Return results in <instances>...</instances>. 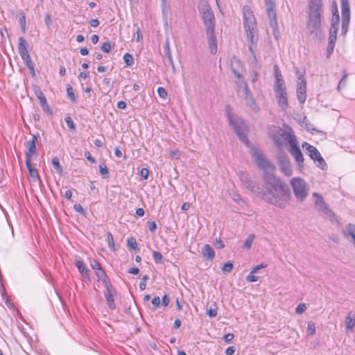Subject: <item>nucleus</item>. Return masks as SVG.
Here are the masks:
<instances>
[{
    "mask_svg": "<svg viewBox=\"0 0 355 355\" xmlns=\"http://www.w3.org/2000/svg\"><path fill=\"white\" fill-rule=\"evenodd\" d=\"M85 157L87 159H88L91 163H95L96 159L94 157H93L91 155V153L89 151L85 152Z\"/></svg>",
    "mask_w": 355,
    "mask_h": 355,
    "instance_id": "nucleus-59",
    "label": "nucleus"
},
{
    "mask_svg": "<svg viewBox=\"0 0 355 355\" xmlns=\"http://www.w3.org/2000/svg\"><path fill=\"white\" fill-rule=\"evenodd\" d=\"M324 13L322 0H309L307 5L306 29L310 35L318 37L321 33Z\"/></svg>",
    "mask_w": 355,
    "mask_h": 355,
    "instance_id": "nucleus-4",
    "label": "nucleus"
},
{
    "mask_svg": "<svg viewBox=\"0 0 355 355\" xmlns=\"http://www.w3.org/2000/svg\"><path fill=\"white\" fill-rule=\"evenodd\" d=\"M73 208L77 212H79L81 214H85V213L83 206L80 204H75Z\"/></svg>",
    "mask_w": 355,
    "mask_h": 355,
    "instance_id": "nucleus-58",
    "label": "nucleus"
},
{
    "mask_svg": "<svg viewBox=\"0 0 355 355\" xmlns=\"http://www.w3.org/2000/svg\"><path fill=\"white\" fill-rule=\"evenodd\" d=\"M347 76H348V75H347L346 71H343L342 78L339 81L338 86H337V89L338 92H340L343 89L345 88V87L347 85Z\"/></svg>",
    "mask_w": 355,
    "mask_h": 355,
    "instance_id": "nucleus-29",
    "label": "nucleus"
},
{
    "mask_svg": "<svg viewBox=\"0 0 355 355\" xmlns=\"http://www.w3.org/2000/svg\"><path fill=\"white\" fill-rule=\"evenodd\" d=\"M230 124L233 127L235 133L243 143L248 144V139L246 135V125L243 119L238 116H233L228 114Z\"/></svg>",
    "mask_w": 355,
    "mask_h": 355,
    "instance_id": "nucleus-7",
    "label": "nucleus"
},
{
    "mask_svg": "<svg viewBox=\"0 0 355 355\" xmlns=\"http://www.w3.org/2000/svg\"><path fill=\"white\" fill-rule=\"evenodd\" d=\"M207 314L210 318H214L217 315V307L214 305V307H210L207 311Z\"/></svg>",
    "mask_w": 355,
    "mask_h": 355,
    "instance_id": "nucleus-48",
    "label": "nucleus"
},
{
    "mask_svg": "<svg viewBox=\"0 0 355 355\" xmlns=\"http://www.w3.org/2000/svg\"><path fill=\"white\" fill-rule=\"evenodd\" d=\"M313 196L315 198V208L323 216L331 217L334 216L333 211L330 209L328 205L324 200L322 196L317 193H313Z\"/></svg>",
    "mask_w": 355,
    "mask_h": 355,
    "instance_id": "nucleus-13",
    "label": "nucleus"
},
{
    "mask_svg": "<svg viewBox=\"0 0 355 355\" xmlns=\"http://www.w3.org/2000/svg\"><path fill=\"white\" fill-rule=\"evenodd\" d=\"M341 3V32L345 35L348 31L350 21V8L348 0H340Z\"/></svg>",
    "mask_w": 355,
    "mask_h": 355,
    "instance_id": "nucleus-11",
    "label": "nucleus"
},
{
    "mask_svg": "<svg viewBox=\"0 0 355 355\" xmlns=\"http://www.w3.org/2000/svg\"><path fill=\"white\" fill-rule=\"evenodd\" d=\"M36 140H37V137L35 135H33L32 139L28 141L26 143V154H25L26 157H32V156L36 153V152H37L36 146H35Z\"/></svg>",
    "mask_w": 355,
    "mask_h": 355,
    "instance_id": "nucleus-21",
    "label": "nucleus"
},
{
    "mask_svg": "<svg viewBox=\"0 0 355 355\" xmlns=\"http://www.w3.org/2000/svg\"><path fill=\"white\" fill-rule=\"evenodd\" d=\"M280 135L288 144V152L294 157L300 168L303 167L304 157L298 146L296 137L291 131L281 130Z\"/></svg>",
    "mask_w": 355,
    "mask_h": 355,
    "instance_id": "nucleus-5",
    "label": "nucleus"
},
{
    "mask_svg": "<svg viewBox=\"0 0 355 355\" xmlns=\"http://www.w3.org/2000/svg\"><path fill=\"white\" fill-rule=\"evenodd\" d=\"M307 332L310 336H313L315 334V326L313 322L310 321L308 322Z\"/></svg>",
    "mask_w": 355,
    "mask_h": 355,
    "instance_id": "nucleus-41",
    "label": "nucleus"
},
{
    "mask_svg": "<svg viewBox=\"0 0 355 355\" xmlns=\"http://www.w3.org/2000/svg\"><path fill=\"white\" fill-rule=\"evenodd\" d=\"M106 302L107 304V306L110 309H115L116 305L114 303V297H105Z\"/></svg>",
    "mask_w": 355,
    "mask_h": 355,
    "instance_id": "nucleus-46",
    "label": "nucleus"
},
{
    "mask_svg": "<svg viewBox=\"0 0 355 355\" xmlns=\"http://www.w3.org/2000/svg\"><path fill=\"white\" fill-rule=\"evenodd\" d=\"M79 272L83 278L90 280L91 271L88 268H78Z\"/></svg>",
    "mask_w": 355,
    "mask_h": 355,
    "instance_id": "nucleus-34",
    "label": "nucleus"
},
{
    "mask_svg": "<svg viewBox=\"0 0 355 355\" xmlns=\"http://www.w3.org/2000/svg\"><path fill=\"white\" fill-rule=\"evenodd\" d=\"M41 105V107L42 108V110L46 112L47 114H52V110L51 109V107H49L47 101H46L45 102L42 103Z\"/></svg>",
    "mask_w": 355,
    "mask_h": 355,
    "instance_id": "nucleus-50",
    "label": "nucleus"
},
{
    "mask_svg": "<svg viewBox=\"0 0 355 355\" xmlns=\"http://www.w3.org/2000/svg\"><path fill=\"white\" fill-rule=\"evenodd\" d=\"M92 269L96 277V283L94 285L95 290L97 291L98 288H100L101 284L104 286L111 284L105 270H103V268H92Z\"/></svg>",
    "mask_w": 355,
    "mask_h": 355,
    "instance_id": "nucleus-15",
    "label": "nucleus"
},
{
    "mask_svg": "<svg viewBox=\"0 0 355 355\" xmlns=\"http://www.w3.org/2000/svg\"><path fill=\"white\" fill-rule=\"evenodd\" d=\"M266 191L262 198L267 202L279 208H284L291 200V192L288 186L276 177L266 178Z\"/></svg>",
    "mask_w": 355,
    "mask_h": 355,
    "instance_id": "nucleus-1",
    "label": "nucleus"
},
{
    "mask_svg": "<svg viewBox=\"0 0 355 355\" xmlns=\"http://www.w3.org/2000/svg\"><path fill=\"white\" fill-rule=\"evenodd\" d=\"M297 80V97L299 103H304L306 99V81L304 78V71L296 70Z\"/></svg>",
    "mask_w": 355,
    "mask_h": 355,
    "instance_id": "nucleus-10",
    "label": "nucleus"
},
{
    "mask_svg": "<svg viewBox=\"0 0 355 355\" xmlns=\"http://www.w3.org/2000/svg\"><path fill=\"white\" fill-rule=\"evenodd\" d=\"M261 268H252L250 273L246 277V281L248 282H257L259 279V277L255 274L258 272Z\"/></svg>",
    "mask_w": 355,
    "mask_h": 355,
    "instance_id": "nucleus-26",
    "label": "nucleus"
},
{
    "mask_svg": "<svg viewBox=\"0 0 355 355\" xmlns=\"http://www.w3.org/2000/svg\"><path fill=\"white\" fill-rule=\"evenodd\" d=\"M230 67L232 73L238 78H242V72L243 71V64L240 60L236 57H233L230 61Z\"/></svg>",
    "mask_w": 355,
    "mask_h": 355,
    "instance_id": "nucleus-17",
    "label": "nucleus"
},
{
    "mask_svg": "<svg viewBox=\"0 0 355 355\" xmlns=\"http://www.w3.org/2000/svg\"><path fill=\"white\" fill-rule=\"evenodd\" d=\"M339 22H340L339 14H336V13L332 14V18H331V24H338L339 25Z\"/></svg>",
    "mask_w": 355,
    "mask_h": 355,
    "instance_id": "nucleus-56",
    "label": "nucleus"
},
{
    "mask_svg": "<svg viewBox=\"0 0 355 355\" xmlns=\"http://www.w3.org/2000/svg\"><path fill=\"white\" fill-rule=\"evenodd\" d=\"M18 41L19 53L22 60L24 61L25 65L27 67V68L34 65V63L32 61L30 54L27 49L28 44L26 40L23 37H19Z\"/></svg>",
    "mask_w": 355,
    "mask_h": 355,
    "instance_id": "nucleus-14",
    "label": "nucleus"
},
{
    "mask_svg": "<svg viewBox=\"0 0 355 355\" xmlns=\"http://www.w3.org/2000/svg\"><path fill=\"white\" fill-rule=\"evenodd\" d=\"M302 146L308 152L309 156L313 160H314L315 159L318 157L320 155H321L320 152L317 150V148L315 146H313L306 142H304Z\"/></svg>",
    "mask_w": 355,
    "mask_h": 355,
    "instance_id": "nucleus-23",
    "label": "nucleus"
},
{
    "mask_svg": "<svg viewBox=\"0 0 355 355\" xmlns=\"http://www.w3.org/2000/svg\"><path fill=\"white\" fill-rule=\"evenodd\" d=\"M198 9L206 28V34L210 53L214 55L217 52V41L215 35L216 19L214 12L211 6L205 0H200L198 2Z\"/></svg>",
    "mask_w": 355,
    "mask_h": 355,
    "instance_id": "nucleus-2",
    "label": "nucleus"
},
{
    "mask_svg": "<svg viewBox=\"0 0 355 355\" xmlns=\"http://www.w3.org/2000/svg\"><path fill=\"white\" fill-rule=\"evenodd\" d=\"M336 40L337 36L331 33H329L326 53V56L327 59H329L331 56L334 52Z\"/></svg>",
    "mask_w": 355,
    "mask_h": 355,
    "instance_id": "nucleus-19",
    "label": "nucleus"
},
{
    "mask_svg": "<svg viewBox=\"0 0 355 355\" xmlns=\"http://www.w3.org/2000/svg\"><path fill=\"white\" fill-rule=\"evenodd\" d=\"M105 291H104L105 297H114L116 293V290L112 285V284H108L105 286Z\"/></svg>",
    "mask_w": 355,
    "mask_h": 355,
    "instance_id": "nucleus-31",
    "label": "nucleus"
},
{
    "mask_svg": "<svg viewBox=\"0 0 355 355\" xmlns=\"http://www.w3.org/2000/svg\"><path fill=\"white\" fill-rule=\"evenodd\" d=\"M64 120L69 129L72 130H76V125L70 116L65 117Z\"/></svg>",
    "mask_w": 355,
    "mask_h": 355,
    "instance_id": "nucleus-45",
    "label": "nucleus"
},
{
    "mask_svg": "<svg viewBox=\"0 0 355 355\" xmlns=\"http://www.w3.org/2000/svg\"><path fill=\"white\" fill-rule=\"evenodd\" d=\"M99 171H100V173L101 175L106 178H108L109 176V171H108V168L106 166V165L105 164H101L99 165Z\"/></svg>",
    "mask_w": 355,
    "mask_h": 355,
    "instance_id": "nucleus-35",
    "label": "nucleus"
},
{
    "mask_svg": "<svg viewBox=\"0 0 355 355\" xmlns=\"http://www.w3.org/2000/svg\"><path fill=\"white\" fill-rule=\"evenodd\" d=\"M313 161L318 167L320 168L322 170L327 169V165L321 155L315 159Z\"/></svg>",
    "mask_w": 355,
    "mask_h": 355,
    "instance_id": "nucleus-32",
    "label": "nucleus"
},
{
    "mask_svg": "<svg viewBox=\"0 0 355 355\" xmlns=\"http://www.w3.org/2000/svg\"><path fill=\"white\" fill-rule=\"evenodd\" d=\"M339 25L331 24V27L329 29V33H331L337 36L338 31Z\"/></svg>",
    "mask_w": 355,
    "mask_h": 355,
    "instance_id": "nucleus-55",
    "label": "nucleus"
},
{
    "mask_svg": "<svg viewBox=\"0 0 355 355\" xmlns=\"http://www.w3.org/2000/svg\"><path fill=\"white\" fill-rule=\"evenodd\" d=\"M157 93L160 98L165 99L167 97V92L166 89L162 87L157 88Z\"/></svg>",
    "mask_w": 355,
    "mask_h": 355,
    "instance_id": "nucleus-49",
    "label": "nucleus"
},
{
    "mask_svg": "<svg viewBox=\"0 0 355 355\" xmlns=\"http://www.w3.org/2000/svg\"><path fill=\"white\" fill-rule=\"evenodd\" d=\"M51 163H52V165H53L55 171H56V173L60 175H62V173H63L62 167L61 166V165L60 164L58 157H53L52 158Z\"/></svg>",
    "mask_w": 355,
    "mask_h": 355,
    "instance_id": "nucleus-28",
    "label": "nucleus"
},
{
    "mask_svg": "<svg viewBox=\"0 0 355 355\" xmlns=\"http://www.w3.org/2000/svg\"><path fill=\"white\" fill-rule=\"evenodd\" d=\"M266 6L267 17L270 27L272 28L273 35L277 38L279 33L278 23L277 19V12L274 0H263Z\"/></svg>",
    "mask_w": 355,
    "mask_h": 355,
    "instance_id": "nucleus-9",
    "label": "nucleus"
},
{
    "mask_svg": "<svg viewBox=\"0 0 355 355\" xmlns=\"http://www.w3.org/2000/svg\"><path fill=\"white\" fill-rule=\"evenodd\" d=\"M112 47L113 45L111 44V42L107 41L103 44L101 50L106 53H109L111 51Z\"/></svg>",
    "mask_w": 355,
    "mask_h": 355,
    "instance_id": "nucleus-39",
    "label": "nucleus"
},
{
    "mask_svg": "<svg viewBox=\"0 0 355 355\" xmlns=\"http://www.w3.org/2000/svg\"><path fill=\"white\" fill-rule=\"evenodd\" d=\"M274 90L275 92L286 90V86L284 80H275Z\"/></svg>",
    "mask_w": 355,
    "mask_h": 355,
    "instance_id": "nucleus-33",
    "label": "nucleus"
},
{
    "mask_svg": "<svg viewBox=\"0 0 355 355\" xmlns=\"http://www.w3.org/2000/svg\"><path fill=\"white\" fill-rule=\"evenodd\" d=\"M30 176L32 178L33 181L35 182L40 180V175L37 170L35 168L28 170Z\"/></svg>",
    "mask_w": 355,
    "mask_h": 355,
    "instance_id": "nucleus-36",
    "label": "nucleus"
},
{
    "mask_svg": "<svg viewBox=\"0 0 355 355\" xmlns=\"http://www.w3.org/2000/svg\"><path fill=\"white\" fill-rule=\"evenodd\" d=\"M234 334H227L224 336L223 337V340L226 343H229L230 341H232L234 338Z\"/></svg>",
    "mask_w": 355,
    "mask_h": 355,
    "instance_id": "nucleus-60",
    "label": "nucleus"
},
{
    "mask_svg": "<svg viewBox=\"0 0 355 355\" xmlns=\"http://www.w3.org/2000/svg\"><path fill=\"white\" fill-rule=\"evenodd\" d=\"M148 279V276L147 275H145L142 277V280L139 284V288L141 290H145L146 288V281Z\"/></svg>",
    "mask_w": 355,
    "mask_h": 355,
    "instance_id": "nucleus-51",
    "label": "nucleus"
},
{
    "mask_svg": "<svg viewBox=\"0 0 355 355\" xmlns=\"http://www.w3.org/2000/svg\"><path fill=\"white\" fill-rule=\"evenodd\" d=\"M148 229L151 232H154L157 229V225L155 221H148Z\"/></svg>",
    "mask_w": 355,
    "mask_h": 355,
    "instance_id": "nucleus-57",
    "label": "nucleus"
},
{
    "mask_svg": "<svg viewBox=\"0 0 355 355\" xmlns=\"http://www.w3.org/2000/svg\"><path fill=\"white\" fill-rule=\"evenodd\" d=\"M202 253L203 257L209 260H212L215 257V252L213 248L208 244L204 245Z\"/></svg>",
    "mask_w": 355,
    "mask_h": 355,
    "instance_id": "nucleus-25",
    "label": "nucleus"
},
{
    "mask_svg": "<svg viewBox=\"0 0 355 355\" xmlns=\"http://www.w3.org/2000/svg\"><path fill=\"white\" fill-rule=\"evenodd\" d=\"M239 179L243 185L249 191H250V192L255 194L256 196H262V189L259 184L250 179L247 173L241 172L239 174Z\"/></svg>",
    "mask_w": 355,
    "mask_h": 355,
    "instance_id": "nucleus-12",
    "label": "nucleus"
},
{
    "mask_svg": "<svg viewBox=\"0 0 355 355\" xmlns=\"http://www.w3.org/2000/svg\"><path fill=\"white\" fill-rule=\"evenodd\" d=\"M343 234L347 239H351V241L355 246V225L349 223L343 230Z\"/></svg>",
    "mask_w": 355,
    "mask_h": 355,
    "instance_id": "nucleus-20",
    "label": "nucleus"
},
{
    "mask_svg": "<svg viewBox=\"0 0 355 355\" xmlns=\"http://www.w3.org/2000/svg\"><path fill=\"white\" fill-rule=\"evenodd\" d=\"M345 324L347 331H352L355 326V312L349 311L345 318Z\"/></svg>",
    "mask_w": 355,
    "mask_h": 355,
    "instance_id": "nucleus-22",
    "label": "nucleus"
},
{
    "mask_svg": "<svg viewBox=\"0 0 355 355\" xmlns=\"http://www.w3.org/2000/svg\"><path fill=\"white\" fill-rule=\"evenodd\" d=\"M123 60L127 66H131L134 62L132 55L128 53L124 54Z\"/></svg>",
    "mask_w": 355,
    "mask_h": 355,
    "instance_id": "nucleus-37",
    "label": "nucleus"
},
{
    "mask_svg": "<svg viewBox=\"0 0 355 355\" xmlns=\"http://www.w3.org/2000/svg\"><path fill=\"white\" fill-rule=\"evenodd\" d=\"M282 171V172L287 176H290L292 173V169L290 166L289 162L288 157L285 156L282 157V159L279 160Z\"/></svg>",
    "mask_w": 355,
    "mask_h": 355,
    "instance_id": "nucleus-24",
    "label": "nucleus"
},
{
    "mask_svg": "<svg viewBox=\"0 0 355 355\" xmlns=\"http://www.w3.org/2000/svg\"><path fill=\"white\" fill-rule=\"evenodd\" d=\"M153 309L156 310L160 304V299L159 297H155L152 300Z\"/></svg>",
    "mask_w": 355,
    "mask_h": 355,
    "instance_id": "nucleus-53",
    "label": "nucleus"
},
{
    "mask_svg": "<svg viewBox=\"0 0 355 355\" xmlns=\"http://www.w3.org/2000/svg\"><path fill=\"white\" fill-rule=\"evenodd\" d=\"M170 302V299L167 295H164L162 298V304L164 306H167Z\"/></svg>",
    "mask_w": 355,
    "mask_h": 355,
    "instance_id": "nucleus-63",
    "label": "nucleus"
},
{
    "mask_svg": "<svg viewBox=\"0 0 355 355\" xmlns=\"http://www.w3.org/2000/svg\"><path fill=\"white\" fill-rule=\"evenodd\" d=\"M89 24L92 27H97L99 25V21L97 19H92L89 21Z\"/></svg>",
    "mask_w": 355,
    "mask_h": 355,
    "instance_id": "nucleus-64",
    "label": "nucleus"
},
{
    "mask_svg": "<svg viewBox=\"0 0 355 355\" xmlns=\"http://www.w3.org/2000/svg\"><path fill=\"white\" fill-rule=\"evenodd\" d=\"M276 98L277 99L279 106L282 110L285 111L288 107V98L286 91L275 92Z\"/></svg>",
    "mask_w": 355,
    "mask_h": 355,
    "instance_id": "nucleus-18",
    "label": "nucleus"
},
{
    "mask_svg": "<svg viewBox=\"0 0 355 355\" xmlns=\"http://www.w3.org/2000/svg\"><path fill=\"white\" fill-rule=\"evenodd\" d=\"M31 157H26V166L28 168V171L31 168H33L34 167L32 166V164L31 162Z\"/></svg>",
    "mask_w": 355,
    "mask_h": 355,
    "instance_id": "nucleus-62",
    "label": "nucleus"
},
{
    "mask_svg": "<svg viewBox=\"0 0 355 355\" xmlns=\"http://www.w3.org/2000/svg\"><path fill=\"white\" fill-rule=\"evenodd\" d=\"M253 239H254V235L253 234H250L248 236V238L245 240V241L244 242L243 246L245 248H247L248 250H249L251 248V246H252Z\"/></svg>",
    "mask_w": 355,
    "mask_h": 355,
    "instance_id": "nucleus-43",
    "label": "nucleus"
},
{
    "mask_svg": "<svg viewBox=\"0 0 355 355\" xmlns=\"http://www.w3.org/2000/svg\"><path fill=\"white\" fill-rule=\"evenodd\" d=\"M107 241L108 243L109 248L112 250H114V238L112 234L109 232L107 234Z\"/></svg>",
    "mask_w": 355,
    "mask_h": 355,
    "instance_id": "nucleus-42",
    "label": "nucleus"
},
{
    "mask_svg": "<svg viewBox=\"0 0 355 355\" xmlns=\"http://www.w3.org/2000/svg\"><path fill=\"white\" fill-rule=\"evenodd\" d=\"M306 309V304L304 303L299 304L296 309H295V313L297 314H302L303 313Z\"/></svg>",
    "mask_w": 355,
    "mask_h": 355,
    "instance_id": "nucleus-44",
    "label": "nucleus"
},
{
    "mask_svg": "<svg viewBox=\"0 0 355 355\" xmlns=\"http://www.w3.org/2000/svg\"><path fill=\"white\" fill-rule=\"evenodd\" d=\"M153 258L156 264L162 263V259L163 258L161 253L157 251H154L153 253Z\"/></svg>",
    "mask_w": 355,
    "mask_h": 355,
    "instance_id": "nucleus-40",
    "label": "nucleus"
},
{
    "mask_svg": "<svg viewBox=\"0 0 355 355\" xmlns=\"http://www.w3.org/2000/svg\"><path fill=\"white\" fill-rule=\"evenodd\" d=\"M127 245L130 250H132L135 252L139 250L136 239L134 237H130L127 240Z\"/></svg>",
    "mask_w": 355,
    "mask_h": 355,
    "instance_id": "nucleus-30",
    "label": "nucleus"
},
{
    "mask_svg": "<svg viewBox=\"0 0 355 355\" xmlns=\"http://www.w3.org/2000/svg\"><path fill=\"white\" fill-rule=\"evenodd\" d=\"M33 92L35 96L39 99L40 104L45 102L46 101V98L45 96L44 95L43 92H42L41 89L37 85L33 86Z\"/></svg>",
    "mask_w": 355,
    "mask_h": 355,
    "instance_id": "nucleus-27",
    "label": "nucleus"
},
{
    "mask_svg": "<svg viewBox=\"0 0 355 355\" xmlns=\"http://www.w3.org/2000/svg\"><path fill=\"white\" fill-rule=\"evenodd\" d=\"M243 18L245 31L248 40V49L252 56V61L254 64H257V58L255 54L257 43L258 40V32L257 21L252 10L248 6L243 8Z\"/></svg>",
    "mask_w": 355,
    "mask_h": 355,
    "instance_id": "nucleus-3",
    "label": "nucleus"
},
{
    "mask_svg": "<svg viewBox=\"0 0 355 355\" xmlns=\"http://www.w3.org/2000/svg\"><path fill=\"white\" fill-rule=\"evenodd\" d=\"M253 157L257 166L263 171V180L265 182L267 176L275 177L274 175L275 171V166L266 159L259 151L254 150Z\"/></svg>",
    "mask_w": 355,
    "mask_h": 355,
    "instance_id": "nucleus-6",
    "label": "nucleus"
},
{
    "mask_svg": "<svg viewBox=\"0 0 355 355\" xmlns=\"http://www.w3.org/2000/svg\"><path fill=\"white\" fill-rule=\"evenodd\" d=\"M274 71H275V80H283L281 71L279 69V67H278L277 65H275L274 66Z\"/></svg>",
    "mask_w": 355,
    "mask_h": 355,
    "instance_id": "nucleus-47",
    "label": "nucleus"
},
{
    "mask_svg": "<svg viewBox=\"0 0 355 355\" xmlns=\"http://www.w3.org/2000/svg\"><path fill=\"white\" fill-rule=\"evenodd\" d=\"M235 352V347L234 346L228 347L225 350L227 355H232Z\"/></svg>",
    "mask_w": 355,
    "mask_h": 355,
    "instance_id": "nucleus-61",
    "label": "nucleus"
},
{
    "mask_svg": "<svg viewBox=\"0 0 355 355\" xmlns=\"http://www.w3.org/2000/svg\"><path fill=\"white\" fill-rule=\"evenodd\" d=\"M140 175L144 179L147 180L149 175V171L146 168H142L140 171Z\"/></svg>",
    "mask_w": 355,
    "mask_h": 355,
    "instance_id": "nucleus-54",
    "label": "nucleus"
},
{
    "mask_svg": "<svg viewBox=\"0 0 355 355\" xmlns=\"http://www.w3.org/2000/svg\"><path fill=\"white\" fill-rule=\"evenodd\" d=\"M19 23L21 31L24 33L26 32V18L24 15H22L19 17Z\"/></svg>",
    "mask_w": 355,
    "mask_h": 355,
    "instance_id": "nucleus-52",
    "label": "nucleus"
},
{
    "mask_svg": "<svg viewBox=\"0 0 355 355\" xmlns=\"http://www.w3.org/2000/svg\"><path fill=\"white\" fill-rule=\"evenodd\" d=\"M291 185L297 200L300 202H302L308 195V190L305 181L300 178H294L291 180Z\"/></svg>",
    "mask_w": 355,
    "mask_h": 355,
    "instance_id": "nucleus-8",
    "label": "nucleus"
},
{
    "mask_svg": "<svg viewBox=\"0 0 355 355\" xmlns=\"http://www.w3.org/2000/svg\"><path fill=\"white\" fill-rule=\"evenodd\" d=\"M67 93L68 97L73 102L76 101V97L75 94L73 92V87L71 85H68L67 87Z\"/></svg>",
    "mask_w": 355,
    "mask_h": 355,
    "instance_id": "nucleus-38",
    "label": "nucleus"
},
{
    "mask_svg": "<svg viewBox=\"0 0 355 355\" xmlns=\"http://www.w3.org/2000/svg\"><path fill=\"white\" fill-rule=\"evenodd\" d=\"M242 83L243 84L244 99L245 101L246 105L250 107V110L257 112L259 107H257L253 96L248 87L247 83L245 80H242Z\"/></svg>",
    "mask_w": 355,
    "mask_h": 355,
    "instance_id": "nucleus-16",
    "label": "nucleus"
}]
</instances>
